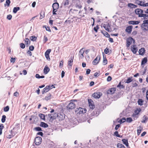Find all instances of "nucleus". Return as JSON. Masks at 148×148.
Masks as SVG:
<instances>
[{"label": "nucleus", "instance_id": "40", "mask_svg": "<svg viewBox=\"0 0 148 148\" xmlns=\"http://www.w3.org/2000/svg\"><path fill=\"white\" fill-rule=\"evenodd\" d=\"M108 61L106 58L105 57V58L103 57V65H105L107 64Z\"/></svg>", "mask_w": 148, "mask_h": 148}, {"label": "nucleus", "instance_id": "41", "mask_svg": "<svg viewBox=\"0 0 148 148\" xmlns=\"http://www.w3.org/2000/svg\"><path fill=\"white\" fill-rule=\"evenodd\" d=\"M20 10V8L19 7H14V8L13 10V12L16 13L17 11L18 10Z\"/></svg>", "mask_w": 148, "mask_h": 148}, {"label": "nucleus", "instance_id": "10", "mask_svg": "<svg viewBox=\"0 0 148 148\" xmlns=\"http://www.w3.org/2000/svg\"><path fill=\"white\" fill-rule=\"evenodd\" d=\"M100 56H98L92 62V64L94 65H97L99 63L100 59Z\"/></svg>", "mask_w": 148, "mask_h": 148}, {"label": "nucleus", "instance_id": "20", "mask_svg": "<svg viewBox=\"0 0 148 148\" xmlns=\"http://www.w3.org/2000/svg\"><path fill=\"white\" fill-rule=\"evenodd\" d=\"M132 26H130L127 27L125 31L126 32L128 33H130L132 31Z\"/></svg>", "mask_w": 148, "mask_h": 148}, {"label": "nucleus", "instance_id": "48", "mask_svg": "<svg viewBox=\"0 0 148 148\" xmlns=\"http://www.w3.org/2000/svg\"><path fill=\"white\" fill-rule=\"evenodd\" d=\"M63 3L64 5H67L69 4V0H64Z\"/></svg>", "mask_w": 148, "mask_h": 148}, {"label": "nucleus", "instance_id": "38", "mask_svg": "<svg viewBox=\"0 0 148 148\" xmlns=\"http://www.w3.org/2000/svg\"><path fill=\"white\" fill-rule=\"evenodd\" d=\"M40 19H41L45 17V13L42 12H41L40 13Z\"/></svg>", "mask_w": 148, "mask_h": 148}, {"label": "nucleus", "instance_id": "45", "mask_svg": "<svg viewBox=\"0 0 148 148\" xmlns=\"http://www.w3.org/2000/svg\"><path fill=\"white\" fill-rule=\"evenodd\" d=\"M36 78H43L45 77V76L44 75H42L41 76H40V75L39 74H36Z\"/></svg>", "mask_w": 148, "mask_h": 148}, {"label": "nucleus", "instance_id": "18", "mask_svg": "<svg viewBox=\"0 0 148 148\" xmlns=\"http://www.w3.org/2000/svg\"><path fill=\"white\" fill-rule=\"evenodd\" d=\"M140 21H130L128 22V23L130 24L134 25H138L140 23Z\"/></svg>", "mask_w": 148, "mask_h": 148}, {"label": "nucleus", "instance_id": "6", "mask_svg": "<svg viewBox=\"0 0 148 148\" xmlns=\"http://www.w3.org/2000/svg\"><path fill=\"white\" fill-rule=\"evenodd\" d=\"M54 114H56L57 116L58 119L59 121L63 120L65 118V115L63 112H60L58 114L55 113Z\"/></svg>", "mask_w": 148, "mask_h": 148}, {"label": "nucleus", "instance_id": "26", "mask_svg": "<svg viewBox=\"0 0 148 148\" xmlns=\"http://www.w3.org/2000/svg\"><path fill=\"white\" fill-rule=\"evenodd\" d=\"M51 98V95L50 93H49L48 95L45 97V99L47 101H48V100H50Z\"/></svg>", "mask_w": 148, "mask_h": 148}, {"label": "nucleus", "instance_id": "12", "mask_svg": "<svg viewBox=\"0 0 148 148\" xmlns=\"http://www.w3.org/2000/svg\"><path fill=\"white\" fill-rule=\"evenodd\" d=\"M42 138L40 137H36L35 140V143L36 145H39L41 143Z\"/></svg>", "mask_w": 148, "mask_h": 148}, {"label": "nucleus", "instance_id": "56", "mask_svg": "<svg viewBox=\"0 0 148 148\" xmlns=\"http://www.w3.org/2000/svg\"><path fill=\"white\" fill-rule=\"evenodd\" d=\"M99 73V71L96 72L94 73V76L95 77H97L99 76L100 75Z\"/></svg>", "mask_w": 148, "mask_h": 148}, {"label": "nucleus", "instance_id": "61", "mask_svg": "<svg viewBox=\"0 0 148 148\" xmlns=\"http://www.w3.org/2000/svg\"><path fill=\"white\" fill-rule=\"evenodd\" d=\"M35 130L37 131H40L42 130L41 128L39 127H36L35 128Z\"/></svg>", "mask_w": 148, "mask_h": 148}, {"label": "nucleus", "instance_id": "28", "mask_svg": "<svg viewBox=\"0 0 148 148\" xmlns=\"http://www.w3.org/2000/svg\"><path fill=\"white\" fill-rule=\"evenodd\" d=\"M122 141L123 144H124L127 147H128L129 146V143H128L127 140L123 139L122 140Z\"/></svg>", "mask_w": 148, "mask_h": 148}, {"label": "nucleus", "instance_id": "32", "mask_svg": "<svg viewBox=\"0 0 148 148\" xmlns=\"http://www.w3.org/2000/svg\"><path fill=\"white\" fill-rule=\"evenodd\" d=\"M101 32L105 36H106V37L108 38L110 37V34L107 32H103V31H101Z\"/></svg>", "mask_w": 148, "mask_h": 148}, {"label": "nucleus", "instance_id": "17", "mask_svg": "<svg viewBox=\"0 0 148 148\" xmlns=\"http://www.w3.org/2000/svg\"><path fill=\"white\" fill-rule=\"evenodd\" d=\"M103 27L108 32L110 31V26L109 23H108L107 24H104L103 26Z\"/></svg>", "mask_w": 148, "mask_h": 148}, {"label": "nucleus", "instance_id": "4", "mask_svg": "<svg viewBox=\"0 0 148 148\" xmlns=\"http://www.w3.org/2000/svg\"><path fill=\"white\" fill-rule=\"evenodd\" d=\"M135 3L141 6L145 7L148 6V3H145L144 0H136Z\"/></svg>", "mask_w": 148, "mask_h": 148}, {"label": "nucleus", "instance_id": "63", "mask_svg": "<svg viewBox=\"0 0 148 148\" xmlns=\"http://www.w3.org/2000/svg\"><path fill=\"white\" fill-rule=\"evenodd\" d=\"M104 52L106 54H107L109 52V49L107 48H106L104 50Z\"/></svg>", "mask_w": 148, "mask_h": 148}, {"label": "nucleus", "instance_id": "30", "mask_svg": "<svg viewBox=\"0 0 148 148\" xmlns=\"http://www.w3.org/2000/svg\"><path fill=\"white\" fill-rule=\"evenodd\" d=\"M132 77H130L128 78L125 81V83H129L133 81Z\"/></svg>", "mask_w": 148, "mask_h": 148}, {"label": "nucleus", "instance_id": "60", "mask_svg": "<svg viewBox=\"0 0 148 148\" xmlns=\"http://www.w3.org/2000/svg\"><path fill=\"white\" fill-rule=\"evenodd\" d=\"M112 78L110 76H108L107 78V81L108 82L110 81L111 80Z\"/></svg>", "mask_w": 148, "mask_h": 148}, {"label": "nucleus", "instance_id": "1", "mask_svg": "<svg viewBox=\"0 0 148 148\" xmlns=\"http://www.w3.org/2000/svg\"><path fill=\"white\" fill-rule=\"evenodd\" d=\"M135 13L139 17H143L145 19L148 18V15L143 14V11L141 9L137 8L135 10Z\"/></svg>", "mask_w": 148, "mask_h": 148}, {"label": "nucleus", "instance_id": "25", "mask_svg": "<svg viewBox=\"0 0 148 148\" xmlns=\"http://www.w3.org/2000/svg\"><path fill=\"white\" fill-rule=\"evenodd\" d=\"M25 42V45L28 46V45H29L30 43V42L29 39L28 38H25L24 40Z\"/></svg>", "mask_w": 148, "mask_h": 148}, {"label": "nucleus", "instance_id": "33", "mask_svg": "<svg viewBox=\"0 0 148 148\" xmlns=\"http://www.w3.org/2000/svg\"><path fill=\"white\" fill-rule=\"evenodd\" d=\"M48 116L49 118V120L50 121H52L54 119V116H53L52 114H48Z\"/></svg>", "mask_w": 148, "mask_h": 148}, {"label": "nucleus", "instance_id": "11", "mask_svg": "<svg viewBox=\"0 0 148 148\" xmlns=\"http://www.w3.org/2000/svg\"><path fill=\"white\" fill-rule=\"evenodd\" d=\"M131 49L134 54H136L138 51V48L136 45H132L131 46Z\"/></svg>", "mask_w": 148, "mask_h": 148}, {"label": "nucleus", "instance_id": "39", "mask_svg": "<svg viewBox=\"0 0 148 148\" xmlns=\"http://www.w3.org/2000/svg\"><path fill=\"white\" fill-rule=\"evenodd\" d=\"M138 102L139 105L142 106L143 105V101L142 99H138Z\"/></svg>", "mask_w": 148, "mask_h": 148}, {"label": "nucleus", "instance_id": "16", "mask_svg": "<svg viewBox=\"0 0 148 148\" xmlns=\"http://www.w3.org/2000/svg\"><path fill=\"white\" fill-rule=\"evenodd\" d=\"M84 48H82L81 49L79 52V58L81 59H82L84 57V51L83 50V49Z\"/></svg>", "mask_w": 148, "mask_h": 148}, {"label": "nucleus", "instance_id": "54", "mask_svg": "<svg viewBox=\"0 0 148 148\" xmlns=\"http://www.w3.org/2000/svg\"><path fill=\"white\" fill-rule=\"evenodd\" d=\"M99 29V25H97L96 27H94V29L95 31L97 32V31L98 29Z\"/></svg>", "mask_w": 148, "mask_h": 148}, {"label": "nucleus", "instance_id": "49", "mask_svg": "<svg viewBox=\"0 0 148 148\" xmlns=\"http://www.w3.org/2000/svg\"><path fill=\"white\" fill-rule=\"evenodd\" d=\"M9 107L8 106H7L4 108V111L5 112H7L9 110Z\"/></svg>", "mask_w": 148, "mask_h": 148}, {"label": "nucleus", "instance_id": "59", "mask_svg": "<svg viewBox=\"0 0 148 148\" xmlns=\"http://www.w3.org/2000/svg\"><path fill=\"white\" fill-rule=\"evenodd\" d=\"M12 17V15L9 14L7 16V18L9 20H10L11 19Z\"/></svg>", "mask_w": 148, "mask_h": 148}, {"label": "nucleus", "instance_id": "52", "mask_svg": "<svg viewBox=\"0 0 148 148\" xmlns=\"http://www.w3.org/2000/svg\"><path fill=\"white\" fill-rule=\"evenodd\" d=\"M20 47L23 49L25 47V45L23 43L20 44Z\"/></svg>", "mask_w": 148, "mask_h": 148}, {"label": "nucleus", "instance_id": "35", "mask_svg": "<svg viewBox=\"0 0 148 148\" xmlns=\"http://www.w3.org/2000/svg\"><path fill=\"white\" fill-rule=\"evenodd\" d=\"M38 115L41 119L44 120H45V116L44 114H39Z\"/></svg>", "mask_w": 148, "mask_h": 148}, {"label": "nucleus", "instance_id": "15", "mask_svg": "<svg viewBox=\"0 0 148 148\" xmlns=\"http://www.w3.org/2000/svg\"><path fill=\"white\" fill-rule=\"evenodd\" d=\"M116 90V88H111L108 90L107 92L108 94H112L114 93Z\"/></svg>", "mask_w": 148, "mask_h": 148}, {"label": "nucleus", "instance_id": "34", "mask_svg": "<svg viewBox=\"0 0 148 148\" xmlns=\"http://www.w3.org/2000/svg\"><path fill=\"white\" fill-rule=\"evenodd\" d=\"M141 111V109L140 108H137L134 110V113L136 114H138Z\"/></svg>", "mask_w": 148, "mask_h": 148}, {"label": "nucleus", "instance_id": "55", "mask_svg": "<svg viewBox=\"0 0 148 148\" xmlns=\"http://www.w3.org/2000/svg\"><path fill=\"white\" fill-rule=\"evenodd\" d=\"M63 60H62L60 62L59 67H60L61 68H62L63 66Z\"/></svg>", "mask_w": 148, "mask_h": 148}, {"label": "nucleus", "instance_id": "23", "mask_svg": "<svg viewBox=\"0 0 148 148\" xmlns=\"http://www.w3.org/2000/svg\"><path fill=\"white\" fill-rule=\"evenodd\" d=\"M73 57H71L69 59L68 62V64L69 66H71L73 65Z\"/></svg>", "mask_w": 148, "mask_h": 148}, {"label": "nucleus", "instance_id": "37", "mask_svg": "<svg viewBox=\"0 0 148 148\" xmlns=\"http://www.w3.org/2000/svg\"><path fill=\"white\" fill-rule=\"evenodd\" d=\"M143 120L141 122L142 123H145L147 119V117L145 115H144L143 117Z\"/></svg>", "mask_w": 148, "mask_h": 148}, {"label": "nucleus", "instance_id": "29", "mask_svg": "<svg viewBox=\"0 0 148 148\" xmlns=\"http://www.w3.org/2000/svg\"><path fill=\"white\" fill-rule=\"evenodd\" d=\"M40 126L42 127L45 128L48 127V125L47 123L43 122H41L40 123Z\"/></svg>", "mask_w": 148, "mask_h": 148}, {"label": "nucleus", "instance_id": "7", "mask_svg": "<svg viewBox=\"0 0 148 148\" xmlns=\"http://www.w3.org/2000/svg\"><path fill=\"white\" fill-rule=\"evenodd\" d=\"M102 95V94L101 92H97L93 94L92 96L95 99H99Z\"/></svg>", "mask_w": 148, "mask_h": 148}, {"label": "nucleus", "instance_id": "22", "mask_svg": "<svg viewBox=\"0 0 148 148\" xmlns=\"http://www.w3.org/2000/svg\"><path fill=\"white\" fill-rule=\"evenodd\" d=\"M59 7V4L57 3H54L53 4L52 7L53 9L57 10L58 8Z\"/></svg>", "mask_w": 148, "mask_h": 148}, {"label": "nucleus", "instance_id": "2", "mask_svg": "<svg viewBox=\"0 0 148 148\" xmlns=\"http://www.w3.org/2000/svg\"><path fill=\"white\" fill-rule=\"evenodd\" d=\"M142 30L144 31H148V19L144 20L141 25Z\"/></svg>", "mask_w": 148, "mask_h": 148}, {"label": "nucleus", "instance_id": "42", "mask_svg": "<svg viewBox=\"0 0 148 148\" xmlns=\"http://www.w3.org/2000/svg\"><path fill=\"white\" fill-rule=\"evenodd\" d=\"M114 135L118 137L121 138L122 137L119 134V133L117 131L115 132L114 133Z\"/></svg>", "mask_w": 148, "mask_h": 148}, {"label": "nucleus", "instance_id": "31", "mask_svg": "<svg viewBox=\"0 0 148 148\" xmlns=\"http://www.w3.org/2000/svg\"><path fill=\"white\" fill-rule=\"evenodd\" d=\"M118 148H126L125 146L122 144L118 143L117 145Z\"/></svg>", "mask_w": 148, "mask_h": 148}, {"label": "nucleus", "instance_id": "9", "mask_svg": "<svg viewBox=\"0 0 148 148\" xmlns=\"http://www.w3.org/2000/svg\"><path fill=\"white\" fill-rule=\"evenodd\" d=\"M88 101L90 108L92 110L94 109L95 108V106L93 101L91 99H88Z\"/></svg>", "mask_w": 148, "mask_h": 148}, {"label": "nucleus", "instance_id": "44", "mask_svg": "<svg viewBox=\"0 0 148 148\" xmlns=\"http://www.w3.org/2000/svg\"><path fill=\"white\" fill-rule=\"evenodd\" d=\"M10 2H11L10 0H6L5 3V5L6 6V5H7L8 7H9L10 5Z\"/></svg>", "mask_w": 148, "mask_h": 148}, {"label": "nucleus", "instance_id": "47", "mask_svg": "<svg viewBox=\"0 0 148 148\" xmlns=\"http://www.w3.org/2000/svg\"><path fill=\"white\" fill-rule=\"evenodd\" d=\"M139 129H138L137 130V135H139L141 133L142 129V127L141 126L139 127Z\"/></svg>", "mask_w": 148, "mask_h": 148}, {"label": "nucleus", "instance_id": "62", "mask_svg": "<svg viewBox=\"0 0 148 148\" xmlns=\"http://www.w3.org/2000/svg\"><path fill=\"white\" fill-rule=\"evenodd\" d=\"M15 61V58H11L10 60V62H11L14 63Z\"/></svg>", "mask_w": 148, "mask_h": 148}, {"label": "nucleus", "instance_id": "46", "mask_svg": "<svg viewBox=\"0 0 148 148\" xmlns=\"http://www.w3.org/2000/svg\"><path fill=\"white\" fill-rule=\"evenodd\" d=\"M6 116L5 115H3L2 116L1 119V122L3 123H4L5 121Z\"/></svg>", "mask_w": 148, "mask_h": 148}, {"label": "nucleus", "instance_id": "21", "mask_svg": "<svg viewBox=\"0 0 148 148\" xmlns=\"http://www.w3.org/2000/svg\"><path fill=\"white\" fill-rule=\"evenodd\" d=\"M49 71L50 69L48 67V66L47 65L45 66L43 70L44 73L47 74L49 72Z\"/></svg>", "mask_w": 148, "mask_h": 148}, {"label": "nucleus", "instance_id": "14", "mask_svg": "<svg viewBox=\"0 0 148 148\" xmlns=\"http://www.w3.org/2000/svg\"><path fill=\"white\" fill-rule=\"evenodd\" d=\"M132 40H133V39L131 37H129L127 39L126 46L127 47H129L132 44Z\"/></svg>", "mask_w": 148, "mask_h": 148}, {"label": "nucleus", "instance_id": "51", "mask_svg": "<svg viewBox=\"0 0 148 148\" xmlns=\"http://www.w3.org/2000/svg\"><path fill=\"white\" fill-rule=\"evenodd\" d=\"M126 121L127 122L130 123L132 121V119L131 117L127 118Z\"/></svg>", "mask_w": 148, "mask_h": 148}, {"label": "nucleus", "instance_id": "19", "mask_svg": "<svg viewBox=\"0 0 148 148\" xmlns=\"http://www.w3.org/2000/svg\"><path fill=\"white\" fill-rule=\"evenodd\" d=\"M145 49L144 48H142L138 51L139 54L140 55H143L145 53Z\"/></svg>", "mask_w": 148, "mask_h": 148}, {"label": "nucleus", "instance_id": "58", "mask_svg": "<svg viewBox=\"0 0 148 148\" xmlns=\"http://www.w3.org/2000/svg\"><path fill=\"white\" fill-rule=\"evenodd\" d=\"M47 31H48L49 32H51V29H50V28L49 27L47 26L45 27Z\"/></svg>", "mask_w": 148, "mask_h": 148}, {"label": "nucleus", "instance_id": "13", "mask_svg": "<svg viewBox=\"0 0 148 148\" xmlns=\"http://www.w3.org/2000/svg\"><path fill=\"white\" fill-rule=\"evenodd\" d=\"M51 51V49H49L47 50L45 53V57L48 60H50L49 55Z\"/></svg>", "mask_w": 148, "mask_h": 148}, {"label": "nucleus", "instance_id": "50", "mask_svg": "<svg viewBox=\"0 0 148 148\" xmlns=\"http://www.w3.org/2000/svg\"><path fill=\"white\" fill-rule=\"evenodd\" d=\"M48 38L46 36H44L43 40V42L44 43H45L48 41Z\"/></svg>", "mask_w": 148, "mask_h": 148}, {"label": "nucleus", "instance_id": "57", "mask_svg": "<svg viewBox=\"0 0 148 148\" xmlns=\"http://www.w3.org/2000/svg\"><path fill=\"white\" fill-rule=\"evenodd\" d=\"M34 47L33 45H31L29 46V49L30 51H33L34 49Z\"/></svg>", "mask_w": 148, "mask_h": 148}, {"label": "nucleus", "instance_id": "24", "mask_svg": "<svg viewBox=\"0 0 148 148\" xmlns=\"http://www.w3.org/2000/svg\"><path fill=\"white\" fill-rule=\"evenodd\" d=\"M127 6L128 7L132 8H135L137 7V5L131 3H128L127 4Z\"/></svg>", "mask_w": 148, "mask_h": 148}, {"label": "nucleus", "instance_id": "64", "mask_svg": "<svg viewBox=\"0 0 148 148\" xmlns=\"http://www.w3.org/2000/svg\"><path fill=\"white\" fill-rule=\"evenodd\" d=\"M120 124H118V125H116V127L115 128V129L116 130H118V129L120 127Z\"/></svg>", "mask_w": 148, "mask_h": 148}, {"label": "nucleus", "instance_id": "53", "mask_svg": "<svg viewBox=\"0 0 148 148\" xmlns=\"http://www.w3.org/2000/svg\"><path fill=\"white\" fill-rule=\"evenodd\" d=\"M138 115V114L134 113L132 115V117L134 118V119H135V118H136V119L138 117V116H137Z\"/></svg>", "mask_w": 148, "mask_h": 148}, {"label": "nucleus", "instance_id": "8", "mask_svg": "<svg viewBox=\"0 0 148 148\" xmlns=\"http://www.w3.org/2000/svg\"><path fill=\"white\" fill-rule=\"evenodd\" d=\"M53 86V85L46 86L43 89L42 91V94H43L45 93L48 92L50 89L52 88V87Z\"/></svg>", "mask_w": 148, "mask_h": 148}, {"label": "nucleus", "instance_id": "3", "mask_svg": "<svg viewBox=\"0 0 148 148\" xmlns=\"http://www.w3.org/2000/svg\"><path fill=\"white\" fill-rule=\"evenodd\" d=\"M86 110L85 108H76L75 110V113L77 115H79L86 113Z\"/></svg>", "mask_w": 148, "mask_h": 148}, {"label": "nucleus", "instance_id": "43", "mask_svg": "<svg viewBox=\"0 0 148 148\" xmlns=\"http://www.w3.org/2000/svg\"><path fill=\"white\" fill-rule=\"evenodd\" d=\"M30 40L32 41H35L37 39V37L35 36H31L29 38Z\"/></svg>", "mask_w": 148, "mask_h": 148}, {"label": "nucleus", "instance_id": "27", "mask_svg": "<svg viewBox=\"0 0 148 148\" xmlns=\"http://www.w3.org/2000/svg\"><path fill=\"white\" fill-rule=\"evenodd\" d=\"M147 57L144 58L142 60L141 62V65H144L147 62Z\"/></svg>", "mask_w": 148, "mask_h": 148}, {"label": "nucleus", "instance_id": "5", "mask_svg": "<svg viewBox=\"0 0 148 148\" xmlns=\"http://www.w3.org/2000/svg\"><path fill=\"white\" fill-rule=\"evenodd\" d=\"M76 101L75 100H71V102L69 103L67 106L68 109H73L75 107V104L73 103V102Z\"/></svg>", "mask_w": 148, "mask_h": 148}, {"label": "nucleus", "instance_id": "36", "mask_svg": "<svg viewBox=\"0 0 148 148\" xmlns=\"http://www.w3.org/2000/svg\"><path fill=\"white\" fill-rule=\"evenodd\" d=\"M118 88H125V86L121 84V82H120L118 85L117 86Z\"/></svg>", "mask_w": 148, "mask_h": 148}]
</instances>
